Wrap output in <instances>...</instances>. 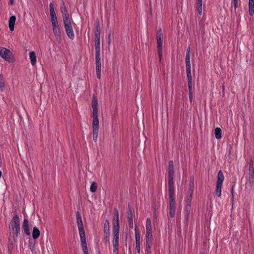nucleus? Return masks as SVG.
<instances>
[{"label": "nucleus", "instance_id": "2eb2a0df", "mask_svg": "<svg viewBox=\"0 0 254 254\" xmlns=\"http://www.w3.org/2000/svg\"><path fill=\"white\" fill-rule=\"evenodd\" d=\"M188 86L189 88V98L190 102H192L193 99L192 94V80H188Z\"/></svg>", "mask_w": 254, "mask_h": 254}, {"label": "nucleus", "instance_id": "e433bc0d", "mask_svg": "<svg viewBox=\"0 0 254 254\" xmlns=\"http://www.w3.org/2000/svg\"><path fill=\"white\" fill-rule=\"evenodd\" d=\"M97 185L95 182H92L90 186V191L91 192H95L97 190Z\"/></svg>", "mask_w": 254, "mask_h": 254}, {"label": "nucleus", "instance_id": "c03bdc74", "mask_svg": "<svg viewBox=\"0 0 254 254\" xmlns=\"http://www.w3.org/2000/svg\"><path fill=\"white\" fill-rule=\"evenodd\" d=\"M52 29L59 28L58 22H55V23H52Z\"/></svg>", "mask_w": 254, "mask_h": 254}, {"label": "nucleus", "instance_id": "2f4dec72", "mask_svg": "<svg viewBox=\"0 0 254 254\" xmlns=\"http://www.w3.org/2000/svg\"><path fill=\"white\" fill-rule=\"evenodd\" d=\"M214 134L217 139H220L222 137V130L220 128H216L214 131Z\"/></svg>", "mask_w": 254, "mask_h": 254}, {"label": "nucleus", "instance_id": "c9c22d12", "mask_svg": "<svg viewBox=\"0 0 254 254\" xmlns=\"http://www.w3.org/2000/svg\"><path fill=\"white\" fill-rule=\"evenodd\" d=\"M190 48L188 47L186 51L185 61H190Z\"/></svg>", "mask_w": 254, "mask_h": 254}, {"label": "nucleus", "instance_id": "ea45409f", "mask_svg": "<svg viewBox=\"0 0 254 254\" xmlns=\"http://www.w3.org/2000/svg\"><path fill=\"white\" fill-rule=\"evenodd\" d=\"M95 62H101L100 51H95Z\"/></svg>", "mask_w": 254, "mask_h": 254}, {"label": "nucleus", "instance_id": "5fc2aeb1", "mask_svg": "<svg viewBox=\"0 0 254 254\" xmlns=\"http://www.w3.org/2000/svg\"><path fill=\"white\" fill-rule=\"evenodd\" d=\"M202 254H205V253H202Z\"/></svg>", "mask_w": 254, "mask_h": 254}, {"label": "nucleus", "instance_id": "f704fd0d", "mask_svg": "<svg viewBox=\"0 0 254 254\" xmlns=\"http://www.w3.org/2000/svg\"><path fill=\"white\" fill-rule=\"evenodd\" d=\"M146 230H152L151 220L150 218H147L146 222Z\"/></svg>", "mask_w": 254, "mask_h": 254}, {"label": "nucleus", "instance_id": "9d476101", "mask_svg": "<svg viewBox=\"0 0 254 254\" xmlns=\"http://www.w3.org/2000/svg\"><path fill=\"white\" fill-rule=\"evenodd\" d=\"M60 10L62 14L63 21L72 19V18L70 17L68 12L65 7L64 3L63 1H62V4L61 6Z\"/></svg>", "mask_w": 254, "mask_h": 254}, {"label": "nucleus", "instance_id": "4468645a", "mask_svg": "<svg viewBox=\"0 0 254 254\" xmlns=\"http://www.w3.org/2000/svg\"><path fill=\"white\" fill-rule=\"evenodd\" d=\"M22 228L24 231L25 234L28 236L30 234V231L29 229V222L27 219L24 218L22 224Z\"/></svg>", "mask_w": 254, "mask_h": 254}, {"label": "nucleus", "instance_id": "cd10ccee", "mask_svg": "<svg viewBox=\"0 0 254 254\" xmlns=\"http://www.w3.org/2000/svg\"><path fill=\"white\" fill-rule=\"evenodd\" d=\"M40 231L36 227H34L32 231V237L34 239H37L40 236Z\"/></svg>", "mask_w": 254, "mask_h": 254}, {"label": "nucleus", "instance_id": "b1692460", "mask_svg": "<svg viewBox=\"0 0 254 254\" xmlns=\"http://www.w3.org/2000/svg\"><path fill=\"white\" fill-rule=\"evenodd\" d=\"M152 243V230H146V243Z\"/></svg>", "mask_w": 254, "mask_h": 254}, {"label": "nucleus", "instance_id": "864d4df0", "mask_svg": "<svg viewBox=\"0 0 254 254\" xmlns=\"http://www.w3.org/2000/svg\"><path fill=\"white\" fill-rule=\"evenodd\" d=\"M224 86H222V90H223V91H224Z\"/></svg>", "mask_w": 254, "mask_h": 254}, {"label": "nucleus", "instance_id": "9b49d317", "mask_svg": "<svg viewBox=\"0 0 254 254\" xmlns=\"http://www.w3.org/2000/svg\"><path fill=\"white\" fill-rule=\"evenodd\" d=\"M114 217L113 222V230H119V213L116 208L114 209Z\"/></svg>", "mask_w": 254, "mask_h": 254}, {"label": "nucleus", "instance_id": "20e7f679", "mask_svg": "<svg viewBox=\"0 0 254 254\" xmlns=\"http://www.w3.org/2000/svg\"><path fill=\"white\" fill-rule=\"evenodd\" d=\"M72 19L63 21L65 30L67 36L71 39L73 40L74 37V33L71 24Z\"/></svg>", "mask_w": 254, "mask_h": 254}, {"label": "nucleus", "instance_id": "a211bd4d", "mask_svg": "<svg viewBox=\"0 0 254 254\" xmlns=\"http://www.w3.org/2000/svg\"><path fill=\"white\" fill-rule=\"evenodd\" d=\"M95 68H96L97 77L99 79H100L101 72V62H95Z\"/></svg>", "mask_w": 254, "mask_h": 254}, {"label": "nucleus", "instance_id": "f03ea898", "mask_svg": "<svg viewBox=\"0 0 254 254\" xmlns=\"http://www.w3.org/2000/svg\"><path fill=\"white\" fill-rule=\"evenodd\" d=\"M92 107L93 109V139L95 142H96L99 132V119L98 117V100L95 95H93L92 97Z\"/></svg>", "mask_w": 254, "mask_h": 254}, {"label": "nucleus", "instance_id": "c85d7f7f", "mask_svg": "<svg viewBox=\"0 0 254 254\" xmlns=\"http://www.w3.org/2000/svg\"><path fill=\"white\" fill-rule=\"evenodd\" d=\"M53 31L56 39L58 40H60L61 39V34L60 28L53 29Z\"/></svg>", "mask_w": 254, "mask_h": 254}, {"label": "nucleus", "instance_id": "0eeeda50", "mask_svg": "<svg viewBox=\"0 0 254 254\" xmlns=\"http://www.w3.org/2000/svg\"><path fill=\"white\" fill-rule=\"evenodd\" d=\"M76 217L80 236L85 235L81 216L79 211L76 212Z\"/></svg>", "mask_w": 254, "mask_h": 254}, {"label": "nucleus", "instance_id": "c756f323", "mask_svg": "<svg viewBox=\"0 0 254 254\" xmlns=\"http://www.w3.org/2000/svg\"><path fill=\"white\" fill-rule=\"evenodd\" d=\"M96 30L95 31V36H100V27L99 20L97 19L96 21Z\"/></svg>", "mask_w": 254, "mask_h": 254}, {"label": "nucleus", "instance_id": "bb28decb", "mask_svg": "<svg viewBox=\"0 0 254 254\" xmlns=\"http://www.w3.org/2000/svg\"><path fill=\"white\" fill-rule=\"evenodd\" d=\"M5 90V81L2 74H0V90L1 92Z\"/></svg>", "mask_w": 254, "mask_h": 254}, {"label": "nucleus", "instance_id": "1a4fd4ad", "mask_svg": "<svg viewBox=\"0 0 254 254\" xmlns=\"http://www.w3.org/2000/svg\"><path fill=\"white\" fill-rule=\"evenodd\" d=\"M254 167L253 163L251 161L249 163L248 171V182L250 186L252 187L254 184Z\"/></svg>", "mask_w": 254, "mask_h": 254}, {"label": "nucleus", "instance_id": "79ce46f5", "mask_svg": "<svg viewBox=\"0 0 254 254\" xmlns=\"http://www.w3.org/2000/svg\"><path fill=\"white\" fill-rule=\"evenodd\" d=\"M234 185H233L231 188V200L232 202L234 200Z\"/></svg>", "mask_w": 254, "mask_h": 254}, {"label": "nucleus", "instance_id": "473e14b6", "mask_svg": "<svg viewBox=\"0 0 254 254\" xmlns=\"http://www.w3.org/2000/svg\"><path fill=\"white\" fill-rule=\"evenodd\" d=\"M194 189V180L193 179H190V185L188 189V193H193Z\"/></svg>", "mask_w": 254, "mask_h": 254}, {"label": "nucleus", "instance_id": "4be33fe9", "mask_svg": "<svg viewBox=\"0 0 254 254\" xmlns=\"http://www.w3.org/2000/svg\"><path fill=\"white\" fill-rule=\"evenodd\" d=\"M104 234L110 235V225L108 220H106L104 225Z\"/></svg>", "mask_w": 254, "mask_h": 254}, {"label": "nucleus", "instance_id": "a878e982", "mask_svg": "<svg viewBox=\"0 0 254 254\" xmlns=\"http://www.w3.org/2000/svg\"><path fill=\"white\" fill-rule=\"evenodd\" d=\"M223 181H224L223 174L222 171L220 170L218 173L216 184L222 185Z\"/></svg>", "mask_w": 254, "mask_h": 254}, {"label": "nucleus", "instance_id": "a18cd8bd", "mask_svg": "<svg viewBox=\"0 0 254 254\" xmlns=\"http://www.w3.org/2000/svg\"><path fill=\"white\" fill-rule=\"evenodd\" d=\"M157 36H163V32L161 28H159L157 32Z\"/></svg>", "mask_w": 254, "mask_h": 254}, {"label": "nucleus", "instance_id": "412c9836", "mask_svg": "<svg viewBox=\"0 0 254 254\" xmlns=\"http://www.w3.org/2000/svg\"><path fill=\"white\" fill-rule=\"evenodd\" d=\"M29 57L31 63V64L33 66L35 65L36 64L37 61L35 53L34 51L30 52Z\"/></svg>", "mask_w": 254, "mask_h": 254}, {"label": "nucleus", "instance_id": "6ab92c4d", "mask_svg": "<svg viewBox=\"0 0 254 254\" xmlns=\"http://www.w3.org/2000/svg\"><path fill=\"white\" fill-rule=\"evenodd\" d=\"M249 14L250 16H253L254 13V0H249L248 2Z\"/></svg>", "mask_w": 254, "mask_h": 254}, {"label": "nucleus", "instance_id": "f257e3e1", "mask_svg": "<svg viewBox=\"0 0 254 254\" xmlns=\"http://www.w3.org/2000/svg\"><path fill=\"white\" fill-rule=\"evenodd\" d=\"M174 163L172 160L169 162L168 166V194L169 202V215L173 218L175 214V189L174 186Z\"/></svg>", "mask_w": 254, "mask_h": 254}, {"label": "nucleus", "instance_id": "423d86ee", "mask_svg": "<svg viewBox=\"0 0 254 254\" xmlns=\"http://www.w3.org/2000/svg\"><path fill=\"white\" fill-rule=\"evenodd\" d=\"M0 56L8 62H12L13 61V58L12 57V53L8 49L2 48L1 50H0Z\"/></svg>", "mask_w": 254, "mask_h": 254}, {"label": "nucleus", "instance_id": "37998d69", "mask_svg": "<svg viewBox=\"0 0 254 254\" xmlns=\"http://www.w3.org/2000/svg\"><path fill=\"white\" fill-rule=\"evenodd\" d=\"M136 248L138 253H140V242H136Z\"/></svg>", "mask_w": 254, "mask_h": 254}, {"label": "nucleus", "instance_id": "4c0bfd02", "mask_svg": "<svg viewBox=\"0 0 254 254\" xmlns=\"http://www.w3.org/2000/svg\"><path fill=\"white\" fill-rule=\"evenodd\" d=\"M152 243H146V254H151Z\"/></svg>", "mask_w": 254, "mask_h": 254}, {"label": "nucleus", "instance_id": "dca6fc26", "mask_svg": "<svg viewBox=\"0 0 254 254\" xmlns=\"http://www.w3.org/2000/svg\"><path fill=\"white\" fill-rule=\"evenodd\" d=\"M128 222L130 228H133V214L131 209V207L128 205Z\"/></svg>", "mask_w": 254, "mask_h": 254}, {"label": "nucleus", "instance_id": "09e8293b", "mask_svg": "<svg viewBox=\"0 0 254 254\" xmlns=\"http://www.w3.org/2000/svg\"><path fill=\"white\" fill-rule=\"evenodd\" d=\"M10 4L13 5L14 4V0H10Z\"/></svg>", "mask_w": 254, "mask_h": 254}, {"label": "nucleus", "instance_id": "f3484780", "mask_svg": "<svg viewBox=\"0 0 254 254\" xmlns=\"http://www.w3.org/2000/svg\"><path fill=\"white\" fill-rule=\"evenodd\" d=\"M80 237V240H81V244L82 247V250L83 253L86 252L88 251V248L87 246L86 241V236H81Z\"/></svg>", "mask_w": 254, "mask_h": 254}, {"label": "nucleus", "instance_id": "f8f14e48", "mask_svg": "<svg viewBox=\"0 0 254 254\" xmlns=\"http://www.w3.org/2000/svg\"><path fill=\"white\" fill-rule=\"evenodd\" d=\"M185 64L187 80H192L191 71L190 61H185Z\"/></svg>", "mask_w": 254, "mask_h": 254}, {"label": "nucleus", "instance_id": "3c124183", "mask_svg": "<svg viewBox=\"0 0 254 254\" xmlns=\"http://www.w3.org/2000/svg\"><path fill=\"white\" fill-rule=\"evenodd\" d=\"M1 176H2V172L1 171H0V178H1Z\"/></svg>", "mask_w": 254, "mask_h": 254}, {"label": "nucleus", "instance_id": "8fccbe9b", "mask_svg": "<svg viewBox=\"0 0 254 254\" xmlns=\"http://www.w3.org/2000/svg\"><path fill=\"white\" fill-rule=\"evenodd\" d=\"M110 43H111L110 34H109V36H108V44H110Z\"/></svg>", "mask_w": 254, "mask_h": 254}, {"label": "nucleus", "instance_id": "ddd939ff", "mask_svg": "<svg viewBox=\"0 0 254 254\" xmlns=\"http://www.w3.org/2000/svg\"><path fill=\"white\" fill-rule=\"evenodd\" d=\"M50 7V19L51 23L57 22L58 20L57 19V17L56 15V13L54 11V6L52 3H50L49 4Z\"/></svg>", "mask_w": 254, "mask_h": 254}, {"label": "nucleus", "instance_id": "aec40b11", "mask_svg": "<svg viewBox=\"0 0 254 254\" xmlns=\"http://www.w3.org/2000/svg\"><path fill=\"white\" fill-rule=\"evenodd\" d=\"M16 21V17L12 16L10 17L9 20V27L10 31H12L14 28V25Z\"/></svg>", "mask_w": 254, "mask_h": 254}, {"label": "nucleus", "instance_id": "58836bf2", "mask_svg": "<svg viewBox=\"0 0 254 254\" xmlns=\"http://www.w3.org/2000/svg\"><path fill=\"white\" fill-rule=\"evenodd\" d=\"M193 193H188L187 198H186V203L187 204H191V202L192 200V195Z\"/></svg>", "mask_w": 254, "mask_h": 254}, {"label": "nucleus", "instance_id": "7c9ffc66", "mask_svg": "<svg viewBox=\"0 0 254 254\" xmlns=\"http://www.w3.org/2000/svg\"><path fill=\"white\" fill-rule=\"evenodd\" d=\"M222 187V185L216 184V189H215V193H216V195L218 197L221 196Z\"/></svg>", "mask_w": 254, "mask_h": 254}, {"label": "nucleus", "instance_id": "393cba45", "mask_svg": "<svg viewBox=\"0 0 254 254\" xmlns=\"http://www.w3.org/2000/svg\"><path fill=\"white\" fill-rule=\"evenodd\" d=\"M95 51H100V36H95Z\"/></svg>", "mask_w": 254, "mask_h": 254}, {"label": "nucleus", "instance_id": "a19ab883", "mask_svg": "<svg viewBox=\"0 0 254 254\" xmlns=\"http://www.w3.org/2000/svg\"><path fill=\"white\" fill-rule=\"evenodd\" d=\"M135 242H140V235L139 231L135 230Z\"/></svg>", "mask_w": 254, "mask_h": 254}, {"label": "nucleus", "instance_id": "6e6552de", "mask_svg": "<svg viewBox=\"0 0 254 254\" xmlns=\"http://www.w3.org/2000/svg\"><path fill=\"white\" fill-rule=\"evenodd\" d=\"M163 36H157V51L159 57V62L161 63L162 61V52H163Z\"/></svg>", "mask_w": 254, "mask_h": 254}, {"label": "nucleus", "instance_id": "7ed1b4c3", "mask_svg": "<svg viewBox=\"0 0 254 254\" xmlns=\"http://www.w3.org/2000/svg\"><path fill=\"white\" fill-rule=\"evenodd\" d=\"M9 229L14 238H17L20 232V219L16 212H14V217L11 220Z\"/></svg>", "mask_w": 254, "mask_h": 254}, {"label": "nucleus", "instance_id": "de8ad7c7", "mask_svg": "<svg viewBox=\"0 0 254 254\" xmlns=\"http://www.w3.org/2000/svg\"><path fill=\"white\" fill-rule=\"evenodd\" d=\"M104 239H105V242L106 243H109V237H110V235H104Z\"/></svg>", "mask_w": 254, "mask_h": 254}, {"label": "nucleus", "instance_id": "603ef678", "mask_svg": "<svg viewBox=\"0 0 254 254\" xmlns=\"http://www.w3.org/2000/svg\"><path fill=\"white\" fill-rule=\"evenodd\" d=\"M84 254H89V253H88V251H87V252H86L84 253Z\"/></svg>", "mask_w": 254, "mask_h": 254}, {"label": "nucleus", "instance_id": "5701e85b", "mask_svg": "<svg viewBox=\"0 0 254 254\" xmlns=\"http://www.w3.org/2000/svg\"><path fill=\"white\" fill-rule=\"evenodd\" d=\"M191 211V204H187L185 207V217L186 220H188V217Z\"/></svg>", "mask_w": 254, "mask_h": 254}, {"label": "nucleus", "instance_id": "39448f33", "mask_svg": "<svg viewBox=\"0 0 254 254\" xmlns=\"http://www.w3.org/2000/svg\"><path fill=\"white\" fill-rule=\"evenodd\" d=\"M113 239L112 243L113 246V254H118L119 230H113Z\"/></svg>", "mask_w": 254, "mask_h": 254}, {"label": "nucleus", "instance_id": "72a5a7b5", "mask_svg": "<svg viewBox=\"0 0 254 254\" xmlns=\"http://www.w3.org/2000/svg\"><path fill=\"white\" fill-rule=\"evenodd\" d=\"M197 10L200 15L202 13V0H197Z\"/></svg>", "mask_w": 254, "mask_h": 254}, {"label": "nucleus", "instance_id": "49530a36", "mask_svg": "<svg viewBox=\"0 0 254 254\" xmlns=\"http://www.w3.org/2000/svg\"><path fill=\"white\" fill-rule=\"evenodd\" d=\"M233 4H234V7L235 9H236L238 7V0H232Z\"/></svg>", "mask_w": 254, "mask_h": 254}]
</instances>
